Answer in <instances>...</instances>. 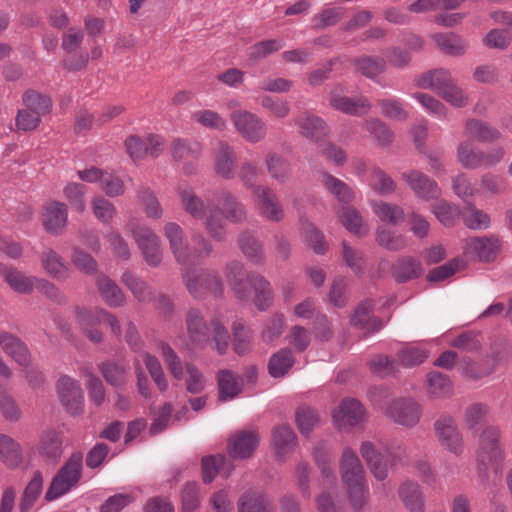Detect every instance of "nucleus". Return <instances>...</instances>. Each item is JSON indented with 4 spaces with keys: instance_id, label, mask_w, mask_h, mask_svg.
I'll return each mask as SVG.
<instances>
[{
    "instance_id": "12",
    "label": "nucleus",
    "mask_w": 512,
    "mask_h": 512,
    "mask_svg": "<svg viewBox=\"0 0 512 512\" xmlns=\"http://www.w3.org/2000/svg\"><path fill=\"white\" fill-rule=\"evenodd\" d=\"M230 120L242 138L250 143H258L264 140L267 135L265 122L250 111H233L230 113Z\"/></svg>"
},
{
    "instance_id": "23",
    "label": "nucleus",
    "mask_w": 512,
    "mask_h": 512,
    "mask_svg": "<svg viewBox=\"0 0 512 512\" xmlns=\"http://www.w3.org/2000/svg\"><path fill=\"white\" fill-rule=\"evenodd\" d=\"M249 286L254 292L253 303L260 311H265L273 305L274 291L271 283L261 274L253 273L248 277Z\"/></svg>"
},
{
    "instance_id": "63",
    "label": "nucleus",
    "mask_w": 512,
    "mask_h": 512,
    "mask_svg": "<svg viewBox=\"0 0 512 512\" xmlns=\"http://www.w3.org/2000/svg\"><path fill=\"white\" fill-rule=\"evenodd\" d=\"M201 146L198 142H190L184 139H175L172 143L171 153L175 160H192L198 157Z\"/></svg>"
},
{
    "instance_id": "5",
    "label": "nucleus",
    "mask_w": 512,
    "mask_h": 512,
    "mask_svg": "<svg viewBox=\"0 0 512 512\" xmlns=\"http://www.w3.org/2000/svg\"><path fill=\"white\" fill-rule=\"evenodd\" d=\"M505 459L500 428L488 425L482 429L476 452L479 475L486 477L489 467L500 469Z\"/></svg>"
},
{
    "instance_id": "53",
    "label": "nucleus",
    "mask_w": 512,
    "mask_h": 512,
    "mask_svg": "<svg viewBox=\"0 0 512 512\" xmlns=\"http://www.w3.org/2000/svg\"><path fill=\"white\" fill-rule=\"evenodd\" d=\"M139 204L150 219H160L163 216V208L156 195L148 188H141L137 192Z\"/></svg>"
},
{
    "instance_id": "29",
    "label": "nucleus",
    "mask_w": 512,
    "mask_h": 512,
    "mask_svg": "<svg viewBox=\"0 0 512 512\" xmlns=\"http://www.w3.org/2000/svg\"><path fill=\"white\" fill-rule=\"evenodd\" d=\"M186 325L191 342L197 346H203L209 341V329L201 315L196 309L187 313Z\"/></svg>"
},
{
    "instance_id": "8",
    "label": "nucleus",
    "mask_w": 512,
    "mask_h": 512,
    "mask_svg": "<svg viewBox=\"0 0 512 512\" xmlns=\"http://www.w3.org/2000/svg\"><path fill=\"white\" fill-rule=\"evenodd\" d=\"M126 229L131 232L144 261L149 266H158L163 257L159 236L151 228L138 225L133 219L127 222Z\"/></svg>"
},
{
    "instance_id": "39",
    "label": "nucleus",
    "mask_w": 512,
    "mask_h": 512,
    "mask_svg": "<svg viewBox=\"0 0 512 512\" xmlns=\"http://www.w3.org/2000/svg\"><path fill=\"white\" fill-rule=\"evenodd\" d=\"M97 288L102 299L110 307H120L125 303V295L118 285L107 276L98 278Z\"/></svg>"
},
{
    "instance_id": "34",
    "label": "nucleus",
    "mask_w": 512,
    "mask_h": 512,
    "mask_svg": "<svg viewBox=\"0 0 512 512\" xmlns=\"http://www.w3.org/2000/svg\"><path fill=\"white\" fill-rule=\"evenodd\" d=\"M0 460L8 468H16L23 461L21 445L5 434H0Z\"/></svg>"
},
{
    "instance_id": "4",
    "label": "nucleus",
    "mask_w": 512,
    "mask_h": 512,
    "mask_svg": "<svg viewBox=\"0 0 512 512\" xmlns=\"http://www.w3.org/2000/svg\"><path fill=\"white\" fill-rule=\"evenodd\" d=\"M340 469L353 507L355 509L362 508L367 501L369 489L364 468L351 448L347 447L343 450Z\"/></svg>"
},
{
    "instance_id": "46",
    "label": "nucleus",
    "mask_w": 512,
    "mask_h": 512,
    "mask_svg": "<svg viewBox=\"0 0 512 512\" xmlns=\"http://www.w3.org/2000/svg\"><path fill=\"white\" fill-rule=\"evenodd\" d=\"M38 452L49 459L59 458L62 453V440L54 430L45 431L38 443Z\"/></svg>"
},
{
    "instance_id": "33",
    "label": "nucleus",
    "mask_w": 512,
    "mask_h": 512,
    "mask_svg": "<svg viewBox=\"0 0 512 512\" xmlns=\"http://www.w3.org/2000/svg\"><path fill=\"white\" fill-rule=\"evenodd\" d=\"M0 275L8 286L17 293L29 294L34 286L36 277L26 276L21 271L0 265Z\"/></svg>"
},
{
    "instance_id": "44",
    "label": "nucleus",
    "mask_w": 512,
    "mask_h": 512,
    "mask_svg": "<svg viewBox=\"0 0 512 512\" xmlns=\"http://www.w3.org/2000/svg\"><path fill=\"white\" fill-rule=\"evenodd\" d=\"M467 136L480 142H492L500 138V132L481 120H468L465 127Z\"/></svg>"
},
{
    "instance_id": "19",
    "label": "nucleus",
    "mask_w": 512,
    "mask_h": 512,
    "mask_svg": "<svg viewBox=\"0 0 512 512\" xmlns=\"http://www.w3.org/2000/svg\"><path fill=\"white\" fill-rule=\"evenodd\" d=\"M0 347L18 365L28 367L31 364L30 351L27 345L17 336L6 331H0Z\"/></svg>"
},
{
    "instance_id": "31",
    "label": "nucleus",
    "mask_w": 512,
    "mask_h": 512,
    "mask_svg": "<svg viewBox=\"0 0 512 512\" xmlns=\"http://www.w3.org/2000/svg\"><path fill=\"white\" fill-rule=\"evenodd\" d=\"M41 264L45 272L57 280H64L69 276V267L63 257L52 249L42 252Z\"/></svg>"
},
{
    "instance_id": "22",
    "label": "nucleus",
    "mask_w": 512,
    "mask_h": 512,
    "mask_svg": "<svg viewBox=\"0 0 512 512\" xmlns=\"http://www.w3.org/2000/svg\"><path fill=\"white\" fill-rule=\"evenodd\" d=\"M68 212L64 203L48 202L43 209L42 221L47 232L58 234L67 224Z\"/></svg>"
},
{
    "instance_id": "43",
    "label": "nucleus",
    "mask_w": 512,
    "mask_h": 512,
    "mask_svg": "<svg viewBox=\"0 0 512 512\" xmlns=\"http://www.w3.org/2000/svg\"><path fill=\"white\" fill-rule=\"evenodd\" d=\"M226 458L223 455L207 456L202 459L203 481L211 483L218 473H223L227 477L232 468L227 466Z\"/></svg>"
},
{
    "instance_id": "49",
    "label": "nucleus",
    "mask_w": 512,
    "mask_h": 512,
    "mask_svg": "<svg viewBox=\"0 0 512 512\" xmlns=\"http://www.w3.org/2000/svg\"><path fill=\"white\" fill-rule=\"evenodd\" d=\"M370 188L378 195H388L396 190L395 181L382 169L374 167L366 180Z\"/></svg>"
},
{
    "instance_id": "24",
    "label": "nucleus",
    "mask_w": 512,
    "mask_h": 512,
    "mask_svg": "<svg viewBox=\"0 0 512 512\" xmlns=\"http://www.w3.org/2000/svg\"><path fill=\"white\" fill-rule=\"evenodd\" d=\"M215 205L222 206L221 217L233 223H240L246 219L247 213L245 206L228 191H220L215 195Z\"/></svg>"
},
{
    "instance_id": "16",
    "label": "nucleus",
    "mask_w": 512,
    "mask_h": 512,
    "mask_svg": "<svg viewBox=\"0 0 512 512\" xmlns=\"http://www.w3.org/2000/svg\"><path fill=\"white\" fill-rule=\"evenodd\" d=\"M253 197L259 214L272 222L284 217V210L276 194L267 186L259 185L253 190Z\"/></svg>"
},
{
    "instance_id": "42",
    "label": "nucleus",
    "mask_w": 512,
    "mask_h": 512,
    "mask_svg": "<svg viewBox=\"0 0 512 512\" xmlns=\"http://www.w3.org/2000/svg\"><path fill=\"white\" fill-rule=\"evenodd\" d=\"M43 491V477L40 472H35L32 479L26 485L21 499H20V510L21 512L29 511L33 508L35 502L40 497Z\"/></svg>"
},
{
    "instance_id": "13",
    "label": "nucleus",
    "mask_w": 512,
    "mask_h": 512,
    "mask_svg": "<svg viewBox=\"0 0 512 512\" xmlns=\"http://www.w3.org/2000/svg\"><path fill=\"white\" fill-rule=\"evenodd\" d=\"M434 431L439 443L445 449L456 456L463 453V436L457 426L456 420L451 415H441L434 422Z\"/></svg>"
},
{
    "instance_id": "62",
    "label": "nucleus",
    "mask_w": 512,
    "mask_h": 512,
    "mask_svg": "<svg viewBox=\"0 0 512 512\" xmlns=\"http://www.w3.org/2000/svg\"><path fill=\"white\" fill-rule=\"evenodd\" d=\"M234 350L237 354H245L252 348V332L242 321L233 323Z\"/></svg>"
},
{
    "instance_id": "37",
    "label": "nucleus",
    "mask_w": 512,
    "mask_h": 512,
    "mask_svg": "<svg viewBox=\"0 0 512 512\" xmlns=\"http://www.w3.org/2000/svg\"><path fill=\"white\" fill-rule=\"evenodd\" d=\"M319 181L339 202L348 204L354 199L353 190L342 180L322 172Z\"/></svg>"
},
{
    "instance_id": "7",
    "label": "nucleus",
    "mask_w": 512,
    "mask_h": 512,
    "mask_svg": "<svg viewBox=\"0 0 512 512\" xmlns=\"http://www.w3.org/2000/svg\"><path fill=\"white\" fill-rule=\"evenodd\" d=\"M82 468V454L73 453L53 477L45 493V500L54 501L74 489L81 479Z\"/></svg>"
},
{
    "instance_id": "11",
    "label": "nucleus",
    "mask_w": 512,
    "mask_h": 512,
    "mask_svg": "<svg viewBox=\"0 0 512 512\" xmlns=\"http://www.w3.org/2000/svg\"><path fill=\"white\" fill-rule=\"evenodd\" d=\"M422 412V406L412 397L393 399L384 409L387 418L406 428L416 426L422 417Z\"/></svg>"
},
{
    "instance_id": "61",
    "label": "nucleus",
    "mask_w": 512,
    "mask_h": 512,
    "mask_svg": "<svg viewBox=\"0 0 512 512\" xmlns=\"http://www.w3.org/2000/svg\"><path fill=\"white\" fill-rule=\"evenodd\" d=\"M376 240L380 246L390 251H399L407 246V240L402 234L383 226L377 229Z\"/></svg>"
},
{
    "instance_id": "15",
    "label": "nucleus",
    "mask_w": 512,
    "mask_h": 512,
    "mask_svg": "<svg viewBox=\"0 0 512 512\" xmlns=\"http://www.w3.org/2000/svg\"><path fill=\"white\" fill-rule=\"evenodd\" d=\"M332 417L339 430L348 431L365 420V409L358 400L347 398L333 411Z\"/></svg>"
},
{
    "instance_id": "18",
    "label": "nucleus",
    "mask_w": 512,
    "mask_h": 512,
    "mask_svg": "<svg viewBox=\"0 0 512 512\" xmlns=\"http://www.w3.org/2000/svg\"><path fill=\"white\" fill-rule=\"evenodd\" d=\"M463 250L464 254L470 258L489 262L493 260L499 252L500 241L493 236L473 237L465 241Z\"/></svg>"
},
{
    "instance_id": "2",
    "label": "nucleus",
    "mask_w": 512,
    "mask_h": 512,
    "mask_svg": "<svg viewBox=\"0 0 512 512\" xmlns=\"http://www.w3.org/2000/svg\"><path fill=\"white\" fill-rule=\"evenodd\" d=\"M177 191L184 211L196 220L204 219L209 235L216 241H223L226 237V225L220 209L215 204L207 209L204 200L186 184L179 185Z\"/></svg>"
},
{
    "instance_id": "55",
    "label": "nucleus",
    "mask_w": 512,
    "mask_h": 512,
    "mask_svg": "<svg viewBox=\"0 0 512 512\" xmlns=\"http://www.w3.org/2000/svg\"><path fill=\"white\" fill-rule=\"evenodd\" d=\"M294 364V357L290 349H282L275 353L269 361L268 369L272 377H283Z\"/></svg>"
},
{
    "instance_id": "6",
    "label": "nucleus",
    "mask_w": 512,
    "mask_h": 512,
    "mask_svg": "<svg viewBox=\"0 0 512 512\" xmlns=\"http://www.w3.org/2000/svg\"><path fill=\"white\" fill-rule=\"evenodd\" d=\"M76 319L83 333L93 343H100L103 340V335L97 328L100 323L109 326L115 336L120 337L121 335V326L118 319L102 308L77 307Z\"/></svg>"
},
{
    "instance_id": "47",
    "label": "nucleus",
    "mask_w": 512,
    "mask_h": 512,
    "mask_svg": "<svg viewBox=\"0 0 512 512\" xmlns=\"http://www.w3.org/2000/svg\"><path fill=\"white\" fill-rule=\"evenodd\" d=\"M374 214L382 221L397 225L404 219V210L396 205L384 201H371Z\"/></svg>"
},
{
    "instance_id": "10",
    "label": "nucleus",
    "mask_w": 512,
    "mask_h": 512,
    "mask_svg": "<svg viewBox=\"0 0 512 512\" xmlns=\"http://www.w3.org/2000/svg\"><path fill=\"white\" fill-rule=\"evenodd\" d=\"M182 277L186 289L194 298L222 293V282L214 273L192 270L189 266H185L182 267Z\"/></svg>"
},
{
    "instance_id": "1",
    "label": "nucleus",
    "mask_w": 512,
    "mask_h": 512,
    "mask_svg": "<svg viewBox=\"0 0 512 512\" xmlns=\"http://www.w3.org/2000/svg\"><path fill=\"white\" fill-rule=\"evenodd\" d=\"M163 231L171 252L182 267L197 265L212 252L210 241L200 233L192 234L194 248L191 249L185 241L184 230L175 222L166 223Z\"/></svg>"
},
{
    "instance_id": "51",
    "label": "nucleus",
    "mask_w": 512,
    "mask_h": 512,
    "mask_svg": "<svg viewBox=\"0 0 512 512\" xmlns=\"http://www.w3.org/2000/svg\"><path fill=\"white\" fill-rule=\"evenodd\" d=\"M239 246L251 263L262 264L264 262L263 245L252 234L243 233L239 239Z\"/></svg>"
},
{
    "instance_id": "30",
    "label": "nucleus",
    "mask_w": 512,
    "mask_h": 512,
    "mask_svg": "<svg viewBox=\"0 0 512 512\" xmlns=\"http://www.w3.org/2000/svg\"><path fill=\"white\" fill-rule=\"evenodd\" d=\"M330 105L345 114L360 115L361 112H367L371 109L372 105L365 97L357 99L340 96L333 92L330 99Z\"/></svg>"
},
{
    "instance_id": "64",
    "label": "nucleus",
    "mask_w": 512,
    "mask_h": 512,
    "mask_svg": "<svg viewBox=\"0 0 512 512\" xmlns=\"http://www.w3.org/2000/svg\"><path fill=\"white\" fill-rule=\"evenodd\" d=\"M186 390L192 394L201 393L206 385V378L201 370L193 363L185 364L184 378Z\"/></svg>"
},
{
    "instance_id": "59",
    "label": "nucleus",
    "mask_w": 512,
    "mask_h": 512,
    "mask_svg": "<svg viewBox=\"0 0 512 512\" xmlns=\"http://www.w3.org/2000/svg\"><path fill=\"white\" fill-rule=\"evenodd\" d=\"M427 386L430 395L435 398L449 396L453 391L450 379L440 372H431L427 375Z\"/></svg>"
},
{
    "instance_id": "35",
    "label": "nucleus",
    "mask_w": 512,
    "mask_h": 512,
    "mask_svg": "<svg viewBox=\"0 0 512 512\" xmlns=\"http://www.w3.org/2000/svg\"><path fill=\"white\" fill-rule=\"evenodd\" d=\"M342 225L352 234L365 236L369 232L368 224L363 220L360 212L353 207H343L338 212Z\"/></svg>"
},
{
    "instance_id": "57",
    "label": "nucleus",
    "mask_w": 512,
    "mask_h": 512,
    "mask_svg": "<svg viewBox=\"0 0 512 512\" xmlns=\"http://www.w3.org/2000/svg\"><path fill=\"white\" fill-rule=\"evenodd\" d=\"M23 110H29L40 117L48 114L51 109V100L36 91L28 90L23 95Z\"/></svg>"
},
{
    "instance_id": "20",
    "label": "nucleus",
    "mask_w": 512,
    "mask_h": 512,
    "mask_svg": "<svg viewBox=\"0 0 512 512\" xmlns=\"http://www.w3.org/2000/svg\"><path fill=\"white\" fill-rule=\"evenodd\" d=\"M258 444L259 436L256 432L243 431L235 433L229 439V454L233 458H248L253 454Z\"/></svg>"
},
{
    "instance_id": "60",
    "label": "nucleus",
    "mask_w": 512,
    "mask_h": 512,
    "mask_svg": "<svg viewBox=\"0 0 512 512\" xmlns=\"http://www.w3.org/2000/svg\"><path fill=\"white\" fill-rule=\"evenodd\" d=\"M284 46L285 41L281 38L260 41L250 48L249 60L254 63L281 50Z\"/></svg>"
},
{
    "instance_id": "54",
    "label": "nucleus",
    "mask_w": 512,
    "mask_h": 512,
    "mask_svg": "<svg viewBox=\"0 0 512 512\" xmlns=\"http://www.w3.org/2000/svg\"><path fill=\"white\" fill-rule=\"evenodd\" d=\"M104 379L112 386L120 387L126 383L128 368L114 361L99 364Z\"/></svg>"
},
{
    "instance_id": "17",
    "label": "nucleus",
    "mask_w": 512,
    "mask_h": 512,
    "mask_svg": "<svg viewBox=\"0 0 512 512\" xmlns=\"http://www.w3.org/2000/svg\"><path fill=\"white\" fill-rule=\"evenodd\" d=\"M401 178L408 184L415 196L421 200L437 199L441 194L438 184L420 171H405L401 174Z\"/></svg>"
},
{
    "instance_id": "9",
    "label": "nucleus",
    "mask_w": 512,
    "mask_h": 512,
    "mask_svg": "<svg viewBox=\"0 0 512 512\" xmlns=\"http://www.w3.org/2000/svg\"><path fill=\"white\" fill-rule=\"evenodd\" d=\"M504 157L501 147L491 148L487 151L475 149L469 141H463L457 148V160L466 169L491 168Z\"/></svg>"
},
{
    "instance_id": "25",
    "label": "nucleus",
    "mask_w": 512,
    "mask_h": 512,
    "mask_svg": "<svg viewBox=\"0 0 512 512\" xmlns=\"http://www.w3.org/2000/svg\"><path fill=\"white\" fill-rule=\"evenodd\" d=\"M398 497L410 512H421L425 507V497L421 486L412 480H406L398 488Z\"/></svg>"
},
{
    "instance_id": "3",
    "label": "nucleus",
    "mask_w": 512,
    "mask_h": 512,
    "mask_svg": "<svg viewBox=\"0 0 512 512\" xmlns=\"http://www.w3.org/2000/svg\"><path fill=\"white\" fill-rule=\"evenodd\" d=\"M360 453L373 476L382 481L388 476L390 468L407 458L408 449L403 444L395 443L379 450L372 442L365 441L361 444Z\"/></svg>"
},
{
    "instance_id": "26",
    "label": "nucleus",
    "mask_w": 512,
    "mask_h": 512,
    "mask_svg": "<svg viewBox=\"0 0 512 512\" xmlns=\"http://www.w3.org/2000/svg\"><path fill=\"white\" fill-rule=\"evenodd\" d=\"M295 123L298 125L300 133L304 137L317 143L322 141L329 134V128L325 121L310 113L299 116Z\"/></svg>"
},
{
    "instance_id": "41",
    "label": "nucleus",
    "mask_w": 512,
    "mask_h": 512,
    "mask_svg": "<svg viewBox=\"0 0 512 512\" xmlns=\"http://www.w3.org/2000/svg\"><path fill=\"white\" fill-rule=\"evenodd\" d=\"M122 283L130 290L140 302H149L153 299L152 289L147 282L135 274L127 271L121 276Z\"/></svg>"
},
{
    "instance_id": "52",
    "label": "nucleus",
    "mask_w": 512,
    "mask_h": 512,
    "mask_svg": "<svg viewBox=\"0 0 512 512\" xmlns=\"http://www.w3.org/2000/svg\"><path fill=\"white\" fill-rule=\"evenodd\" d=\"M364 128L369 132L378 146H389L394 139V133L386 123L380 119H369L365 121Z\"/></svg>"
},
{
    "instance_id": "38",
    "label": "nucleus",
    "mask_w": 512,
    "mask_h": 512,
    "mask_svg": "<svg viewBox=\"0 0 512 512\" xmlns=\"http://www.w3.org/2000/svg\"><path fill=\"white\" fill-rule=\"evenodd\" d=\"M270 509L268 497L260 491L248 490L238 500V512H267Z\"/></svg>"
},
{
    "instance_id": "58",
    "label": "nucleus",
    "mask_w": 512,
    "mask_h": 512,
    "mask_svg": "<svg viewBox=\"0 0 512 512\" xmlns=\"http://www.w3.org/2000/svg\"><path fill=\"white\" fill-rule=\"evenodd\" d=\"M432 213L441 224L451 227L461 216L462 211L456 205L440 200L433 206Z\"/></svg>"
},
{
    "instance_id": "56",
    "label": "nucleus",
    "mask_w": 512,
    "mask_h": 512,
    "mask_svg": "<svg viewBox=\"0 0 512 512\" xmlns=\"http://www.w3.org/2000/svg\"><path fill=\"white\" fill-rule=\"evenodd\" d=\"M219 398L221 401L234 399L240 392V386L235 375L229 370L218 374Z\"/></svg>"
},
{
    "instance_id": "40",
    "label": "nucleus",
    "mask_w": 512,
    "mask_h": 512,
    "mask_svg": "<svg viewBox=\"0 0 512 512\" xmlns=\"http://www.w3.org/2000/svg\"><path fill=\"white\" fill-rule=\"evenodd\" d=\"M433 38L438 47L451 56H462L468 48V42L453 33H438Z\"/></svg>"
},
{
    "instance_id": "32",
    "label": "nucleus",
    "mask_w": 512,
    "mask_h": 512,
    "mask_svg": "<svg viewBox=\"0 0 512 512\" xmlns=\"http://www.w3.org/2000/svg\"><path fill=\"white\" fill-rule=\"evenodd\" d=\"M374 302L365 300L355 310L351 322L354 326L368 332H375L382 328L383 323L377 318L371 316Z\"/></svg>"
},
{
    "instance_id": "27",
    "label": "nucleus",
    "mask_w": 512,
    "mask_h": 512,
    "mask_svg": "<svg viewBox=\"0 0 512 512\" xmlns=\"http://www.w3.org/2000/svg\"><path fill=\"white\" fill-rule=\"evenodd\" d=\"M215 171L225 179H232L235 176L236 154L230 145L219 142L215 156Z\"/></svg>"
},
{
    "instance_id": "48",
    "label": "nucleus",
    "mask_w": 512,
    "mask_h": 512,
    "mask_svg": "<svg viewBox=\"0 0 512 512\" xmlns=\"http://www.w3.org/2000/svg\"><path fill=\"white\" fill-rule=\"evenodd\" d=\"M461 217L469 229L485 230L490 227L489 215L470 202L464 207Z\"/></svg>"
},
{
    "instance_id": "28",
    "label": "nucleus",
    "mask_w": 512,
    "mask_h": 512,
    "mask_svg": "<svg viewBox=\"0 0 512 512\" xmlns=\"http://www.w3.org/2000/svg\"><path fill=\"white\" fill-rule=\"evenodd\" d=\"M453 80L448 70L439 68L422 73L415 79V84L418 88L430 89L439 95Z\"/></svg>"
},
{
    "instance_id": "21",
    "label": "nucleus",
    "mask_w": 512,
    "mask_h": 512,
    "mask_svg": "<svg viewBox=\"0 0 512 512\" xmlns=\"http://www.w3.org/2000/svg\"><path fill=\"white\" fill-rule=\"evenodd\" d=\"M252 274L247 273L244 265L239 261H231L226 266V279L240 300H248L250 298L248 277Z\"/></svg>"
},
{
    "instance_id": "50",
    "label": "nucleus",
    "mask_w": 512,
    "mask_h": 512,
    "mask_svg": "<svg viewBox=\"0 0 512 512\" xmlns=\"http://www.w3.org/2000/svg\"><path fill=\"white\" fill-rule=\"evenodd\" d=\"M393 273L398 282H406L423 273L421 263L412 257L399 259L393 268Z\"/></svg>"
},
{
    "instance_id": "45",
    "label": "nucleus",
    "mask_w": 512,
    "mask_h": 512,
    "mask_svg": "<svg viewBox=\"0 0 512 512\" xmlns=\"http://www.w3.org/2000/svg\"><path fill=\"white\" fill-rule=\"evenodd\" d=\"M266 166L270 176L279 183H285L291 177L290 163L279 154H268L266 157Z\"/></svg>"
},
{
    "instance_id": "14",
    "label": "nucleus",
    "mask_w": 512,
    "mask_h": 512,
    "mask_svg": "<svg viewBox=\"0 0 512 512\" xmlns=\"http://www.w3.org/2000/svg\"><path fill=\"white\" fill-rule=\"evenodd\" d=\"M56 388L66 411L71 415L80 414L84 406V395L79 382L68 375H63L58 379Z\"/></svg>"
},
{
    "instance_id": "36",
    "label": "nucleus",
    "mask_w": 512,
    "mask_h": 512,
    "mask_svg": "<svg viewBox=\"0 0 512 512\" xmlns=\"http://www.w3.org/2000/svg\"><path fill=\"white\" fill-rule=\"evenodd\" d=\"M272 443L276 455L282 458L295 448L296 435L288 425H280L273 430Z\"/></svg>"
}]
</instances>
